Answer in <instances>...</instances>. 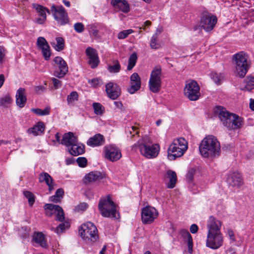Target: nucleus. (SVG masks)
I'll list each match as a JSON object with an SVG mask.
<instances>
[{"mask_svg": "<svg viewBox=\"0 0 254 254\" xmlns=\"http://www.w3.org/2000/svg\"><path fill=\"white\" fill-rule=\"evenodd\" d=\"M201 155L204 158H214L220 155V144L216 137L208 135L201 142L199 146Z\"/></svg>", "mask_w": 254, "mask_h": 254, "instance_id": "obj_1", "label": "nucleus"}, {"mask_svg": "<svg viewBox=\"0 0 254 254\" xmlns=\"http://www.w3.org/2000/svg\"><path fill=\"white\" fill-rule=\"evenodd\" d=\"M139 148L141 154L148 159L156 157L159 152L160 146L158 144L152 143L147 136H144L133 146Z\"/></svg>", "mask_w": 254, "mask_h": 254, "instance_id": "obj_2", "label": "nucleus"}, {"mask_svg": "<svg viewBox=\"0 0 254 254\" xmlns=\"http://www.w3.org/2000/svg\"><path fill=\"white\" fill-rule=\"evenodd\" d=\"M233 60L235 64V73L240 77H244L250 65L248 55L243 52L235 54Z\"/></svg>", "mask_w": 254, "mask_h": 254, "instance_id": "obj_3", "label": "nucleus"}, {"mask_svg": "<svg viewBox=\"0 0 254 254\" xmlns=\"http://www.w3.org/2000/svg\"><path fill=\"white\" fill-rule=\"evenodd\" d=\"M98 207L101 214L105 217L115 219L120 218V214L117 211L116 206L109 195H108L106 198L100 200Z\"/></svg>", "mask_w": 254, "mask_h": 254, "instance_id": "obj_4", "label": "nucleus"}, {"mask_svg": "<svg viewBox=\"0 0 254 254\" xmlns=\"http://www.w3.org/2000/svg\"><path fill=\"white\" fill-rule=\"evenodd\" d=\"M78 232L82 238L87 242L94 243L99 239L97 229L95 225L90 222L82 224Z\"/></svg>", "mask_w": 254, "mask_h": 254, "instance_id": "obj_5", "label": "nucleus"}, {"mask_svg": "<svg viewBox=\"0 0 254 254\" xmlns=\"http://www.w3.org/2000/svg\"><path fill=\"white\" fill-rule=\"evenodd\" d=\"M223 244V237L221 232H207L206 241V247L216 250Z\"/></svg>", "mask_w": 254, "mask_h": 254, "instance_id": "obj_6", "label": "nucleus"}, {"mask_svg": "<svg viewBox=\"0 0 254 254\" xmlns=\"http://www.w3.org/2000/svg\"><path fill=\"white\" fill-rule=\"evenodd\" d=\"M161 68L155 67L152 71L149 81V87L150 91L153 93L158 92L161 87Z\"/></svg>", "mask_w": 254, "mask_h": 254, "instance_id": "obj_7", "label": "nucleus"}, {"mask_svg": "<svg viewBox=\"0 0 254 254\" xmlns=\"http://www.w3.org/2000/svg\"><path fill=\"white\" fill-rule=\"evenodd\" d=\"M200 88L194 80L188 82L184 88L185 95L191 101H196L200 97Z\"/></svg>", "mask_w": 254, "mask_h": 254, "instance_id": "obj_8", "label": "nucleus"}, {"mask_svg": "<svg viewBox=\"0 0 254 254\" xmlns=\"http://www.w3.org/2000/svg\"><path fill=\"white\" fill-rule=\"evenodd\" d=\"M51 11L53 12L55 19L60 25H64L69 22L67 13L62 6L56 7L52 5Z\"/></svg>", "mask_w": 254, "mask_h": 254, "instance_id": "obj_9", "label": "nucleus"}, {"mask_svg": "<svg viewBox=\"0 0 254 254\" xmlns=\"http://www.w3.org/2000/svg\"><path fill=\"white\" fill-rule=\"evenodd\" d=\"M217 21L216 16L208 12L202 13L201 17L200 25L205 31H210L213 29Z\"/></svg>", "mask_w": 254, "mask_h": 254, "instance_id": "obj_10", "label": "nucleus"}, {"mask_svg": "<svg viewBox=\"0 0 254 254\" xmlns=\"http://www.w3.org/2000/svg\"><path fill=\"white\" fill-rule=\"evenodd\" d=\"M158 212L153 207L146 206L142 209L141 219L143 224H150L157 217Z\"/></svg>", "mask_w": 254, "mask_h": 254, "instance_id": "obj_11", "label": "nucleus"}, {"mask_svg": "<svg viewBox=\"0 0 254 254\" xmlns=\"http://www.w3.org/2000/svg\"><path fill=\"white\" fill-rule=\"evenodd\" d=\"M215 113L222 122L223 125L228 128V127H232L231 121L234 118L233 113L227 111L223 107L218 106L215 109Z\"/></svg>", "mask_w": 254, "mask_h": 254, "instance_id": "obj_12", "label": "nucleus"}, {"mask_svg": "<svg viewBox=\"0 0 254 254\" xmlns=\"http://www.w3.org/2000/svg\"><path fill=\"white\" fill-rule=\"evenodd\" d=\"M54 62L57 64L58 69L54 72V75L59 78H63L68 72V66L65 61L61 57H56Z\"/></svg>", "mask_w": 254, "mask_h": 254, "instance_id": "obj_13", "label": "nucleus"}, {"mask_svg": "<svg viewBox=\"0 0 254 254\" xmlns=\"http://www.w3.org/2000/svg\"><path fill=\"white\" fill-rule=\"evenodd\" d=\"M104 149L105 158L112 162L116 161L122 157L120 150L114 145L106 146Z\"/></svg>", "mask_w": 254, "mask_h": 254, "instance_id": "obj_14", "label": "nucleus"}, {"mask_svg": "<svg viewBox=\"0 0 254 254\" xmlns=\"http://www.w3.org/2000/svg\"><path fill=\"white\" fill-rule=\"evenodd\" d=\"M37 45L39 49L42 51L44 59L48 61L51 57V52L50 47L46 39L43 37H39L37 39Z\"/></svg>", "mask_w": 254, "mask_h": 254, "instance_id": "obj_15", "label": "nucleus"}, {"mask_svg": "<svg viewBox=\"0 0 254 254\" xmlns=\"http://www.w3.org/2000/svg\"><path fill=\"white\" fill-rule=\"evenodd\" d=\"M106 91L108 96L112 100L117 99L121 95L120 87L113 82H109L106 85Z\"/></svg>", "mask_w": 254, "mask_h": 254, "instance_id": "obj_16", "label": "nucleus"}, {"mask_svg": "<svg viewBox=\"0 0 254 254\" xmlns=\"http://www.w3.org/2000/svg\"><path fill=\"white\" fill-rule=\"evenodd\" d=\"M141 87V78L137 73H133L130 77V86L127 91L130 94H133Z\"/></svg>", "mask_w": 254, "mask_h": 254, "instance_id": "obj_17", "label": "nucleus"}, {"mask_svg": "<svg viewBox=\"0 0 254 254\" xmlns=\"http://www.w3.org/2000/svg\"><path fill=\"white\" fill-rule=\"evenodd\" d=\"M222 222L213 216H210L207 221V232H221Z\"/></svg>", "mask_w": 254, "mask_h": 254, "instance_id": "obj_18", "label": "nucleus"}, {"mask_svg": "<svg viewBox=\"0 0 254 254\" xmlns=\"http://www.w3.org/2000/svg\"><path fill=\"white\" fill-rule=\"evenodd\" d=\"M227 182L230 186L238 188L244 184L242 176L238 172L231 173L227 178Z\"/></svg>", "mask_w": 254, "mask_h": 254, "instance_id": "obj_19", "label": "nucleus"}, {"mask_svg": "<svg viewBox=\"0 0 254 254\" xmlns=\"http://www.w3.org/2000/svg\"><path fill=\"white\" fill-rule=\"evenodd\" d=\"M86 54L89 59L88 64L91 67H96L99 64V60L96 50L92 48L88 47L86 49Z\"/></svg>", "mask_w": 254, "mask_h": 254, "instance_id": "obj_20", "label": "nucleus"}, {"mask_svg": "<svg viewBox=\"0 0 254 254\" xmlns=\"http://www.w3.org/2000/svg\"><path fill=\"white\" fill-rule=\"evenodd\" d=\"M111 4L118 11H121L124 13L129 11V5L126 0H112Z\"/></svg>", "mask_w": 254, "mask_h": 254, "instance_id": "obj_21", "label": "nucleus"}, {"mask_svg": "<svg viewBox=\"0 0 254 254\" xmlns=\"http://www.w3.org/2000/svg\"><path fill=\"white\" fill-rule=\"evenodd\" d=\"M105 143V138L102 134L100 133L96 134L92 137H90L87 141V145L91 147L101 146Z\"/></svg>", "mask_w": 254, "mask_h": 254, "instance_id": "obj_22", "label": "nucleus"}, {"mask_svg": "<svg viewBox=\"0 0 254 254\" xmlns=\"http://www.w3.org/2000/svg\"><path fill=\"white\" fill-rule=\"evenodd\" d=\"M32 5L33 8H34L39 13V16L41 17V18L37 19V22L40 24H43L46 19V11L49 13V10L43 7L42 5L37 3H33Z\"/></svg>", "mask_w": 254, "mask_h": 254, "instance_id": "obj_23", "label": "nucleus"}, {"mask_svg": "<svg viewBox=\"0 0 254 254\" xmlns=\"http://www.w3.org/2000/svg\"><path fill=\"white\" fill-rule=\"evenodd\" d=\"M77 140V137L74 136L72 132H68L64 134L61 143L66 146L68 149L69 146L76 143Z\"/></svg>", "mask_w": 254, "mask_h": 254, "instance_id": "obj_24", "label": "nucleus"}, {"mask_svg": "<svg viewBox=\"0 0 254 254\" xmlns=\"http://www.w3.org/2000/svg\"><path fill=\"white\" fill-rule=\"evenodd\" d=\"M15 97L16 105L19 108L23 107L27 101L25 89L23 88H19L16 92Z\"/></svg>", "mask_w": 254, "mask_h": 254, "instance_id": "obj_25", "label": "nucleus"}, {"mask_svg": "<svg viewBox=\"0 0 254 254\" xmlns=\"http://www.w3.org/2000/svg\"><path fill=\"white\" fill-rule=\"evenodd\" d=\"M69 153L73 156L81 155L85 152V146L82 144L79 143L78 140L76 143L73 144L67 149Z\"/></svg>", "mask_w": 254, "mask_h": 254, "instance_id": "obj_26", "label": "nucleus"}, {"mask_svg": "<svg viewBox=\"0 0 254 254\" xmlns=\"http://www.w3.org/2000/svg\"><path fill=\"white\" fill-rule=\"evenodd\" d=\"M176 147V148H174V149L173 150L171 148L172 147V143L168 149V156L170 160H175L176 158L182 156L185 152L179 146L177 145Z\"/></svg>", "mask_w": 254, "mask_h": 254, "instance_id": "obj_27", "label": "nucleus"}, {"mask_svg": "<svg viewBox=\"0 0 254 254\" xmlns=\"http://www.w3.org/2000/svg\"><path fill=\"white\" fill-rule=\"evenodd\" d=\"M164 178L169 181L167 184L168 188L173 189L175 187L177 182V175L174 171L170 170H168L164 176Z\"/></svg>", "mask_w": 254, "mask_h": 254, "instance_id": "obj_28", "label": "nucleus"}, {"mask_svg": "<svg viewBox=\"0 0 254 254\" xmlns=\"http://www.w3.org/2000/svg\"><path fill=\"white\" fill-rule=\"evenodd\" d=\"M45 130V126L42 122H38L33 127L29 128L27 130L28 133L32 134L34 136H37L43 133Z\"/></svg>", "mask_w": 254, "mask_h": 254, "instance_id": "obj_29", "label": "nucleus"}, {"mask_svg": "<svg viewBox=\"0 0 254 254\" xmlns=\"http://www.w3.org/2000/svg\"><path fill=\"white\" fill-rule=\"evenodd\" d=\"M180 234L183 237L185 241L188 243V250L190 253H191L192 251L193 243L192 239L189 232L185 229H183L180 231Z\"/></svg>", "mask_w": 254, "mask_h": 254, "instance_id": "obj_30", "label": "nucleus"}, {"mask_svg": "<svg viewBox=\"0 0 254 254\" xmlns=\"http://www.w3.org/2000/svg\"><path fill=\"white\" fill-rule=\"evenodd\" d=\"M103 178L102 175L100 172L95 171L91 172L85 176V182H93L99 181Z\"/></svg>", "mask_w": 254, "mask_h": 254, "instance_id": "obj_31", "label": "nucleus"}, {"mask_svg": "<svg viewBox=\"0 0 254 254\" xmlns=\"http://www.w3.org/2000/svg\"><path fill=\"white\" fill-rule=\"evenodd\" d=\"M244 86H242L241 90L250 91L254 89V77L248 76L244 81Z\"/></svg>", "mask_w": 254, "mask_h": 254, "instance_id": "obj_32", "label": "nucleus"}, {"mask_svg": "<svg viewBox=\"0 0 254 254\" xmlns=\"http://www.w3.org/2000/svg\"><path fill=\"white\" fill-rule=\"evenodd\" d=\"M33 240L43 248H46L47 246L45 236L41 232L35 233L33 237Z\"/></svg>", "mask_w": 254, "mask_h": 254, "instance_id": "obj_33", "label": "nucleus"}, {"mask_svg": "<svg viewBox=\"0 0 254 254\" xmlns=\"http://www.w3.org/2000/svg\"><path fill=\"white\" fill-rule=\"evenodd\" d=\"M177 145L183 149L185 151L188 149V142L183 137H180L177 139L174 140L172 143V147L171 148L173 150L174 149V148H176V146Z\"/></svg>", "mask_w": 254, "mask_h": 254, "instance_id": "obj_34", "label": "nucleus"}, {"mask_svg": "<svg viewBox=\"0 0 254 254\" xmlns=\"http://www.w3.org/2000/svg\"><path fill=\"white\" fill-rule=\"evenodd\" d=\"M234 118L231 119V124H232V127H228L229 129H238L243 125V120L238 115L233 114Z\"/></svg>", "mask_w": 254, "mask_h": 254, "instance_id": "obj_35", "label": "nucleus"}, {"mask_svg": "<svg viewBox=\"0 0 254 254\" xmlns=\"http://www.w3.org/2000/svg\"><path fill=\"white\" fill-rule=\"evenodd\" d=\"M56 42H52L51 44L57 51H61L64 49V41L62 37H57Z\"/></svg>", "mask_w": 254, "mask_h": 254, "instance_id": "obj_36", "label": "nucleus"}, {"mask_svg": "<svg viewBox=\"0 0 254 254\" xmlns=\"http://www.w3.org/2000/svg\"><path fill=\"white\" fill-rule=\"evenodd\" d=\"M39 181L40 183L45 182L47 185H49V183L54 182V180L48 173L43 172L39 174Z\"/></svg>", "mask_w": 254, "mask_h": 254, "instance_id": "obj_37", "label": "nucleus"}, {"mask_svg": "<svg viewBox=\"0 0 254 254\" xmlns=\"http://www.w3.org/2000/svg\"><path fill=\"white\" fill-rule=\"evenodd\" d=\"M64 191L62 189H59L56 190L55 194L50 197V200L54 202H59L63 198Z\"/></svg>", "mask_w": 254, "mask_h": 254, "instance_id": "obj_38", "label": "nucleus"}, {"mask_svg": "<svg viewBox=\"0 0 254 254\" xmlns=\"http://www.w3.org/2000/svg\"><path fill=\"white\" fill-rule=\"evenodd\" d=\"M160 32L161 31H159L158 33L156 32L151 37L150 46L152 49H157L161 47L160 44L157 42L158 35Z\"/></svg>", "mask_w": 254, "mask_h": 254, "instance_id": "obj_39", "label": "nucleus"}, {"mask_svg": "<svg viewBox=\"0 0 254 254\" xmlns=\"http://www.w3.org/2000/svg\"><path fill=\"white\" fill-rule=\"evenodd\" d=\"M137 59V55L135 53H133L130 56L127 67L128 70H131L132 68L135 66Z\"/></svg>", "mask_w": 254, "mask_h": 254, "instance_id": "obj_40", "label": "nucleus"}, {"mask_svg": "<svg viewBox=\"0 0 254 254\" xmlns=\"http://www.w3.org/2000/svg\"><path fill=\"white\" fill-rule=\"evenodd\" d=\"M108 69L110 72H119L121 69V65L119 61L117 60H114L113 62V64L109 65Z\"/></svg>", "mask_w": 254, "mask_h": 254, "instance_id": "obj_41", "label": "nucleus"}, {"mask_svg": "<svg viewBox=\"0 0 254 254\" xmlns=\"http://www.w3.org/2000/svg\"><path fill=\"white\" fill-rule=\"evenodd\" d=\"M78 95L77 92L72 91L67 97V102L68 105H73L75 101L78 100Z\"/></svg>", "mask_w": 254, "mask_h": 254, "instance_id": "obj_42", "label": "nucleus"}, {"mask_svg": "<svg viewBox=\"0 0 254 254\" xmlns=\"http://www.w3.org/2000/svg\"><path fill=\"white\" fill-rule=\"evenodd\" d=\"M12 102V99L9 95H6L0 99V106L7 107Z\"/></svg>", "mask_w": 254, "mask_h": 254, "instance_id": "obj_43", "label": "nucleus"}, {"mask_svg": "<svg viewBox=\"0 0 254 254\" xmlns=\"http://www.w3.org/2000/svg\"><path fill=\"white\" fill-rule=\"evenodd\" d=\"M50 108H46L43 110L39 108H33L31 109V111L37 115L44 116L48 115L50 114Z\"/></svg>", "mask_w": 254, "mask_h": 254, "instance_id": "obj_44", "label": "nucleus"}, {"mask_svg": "<svg viewBox=\"0 0 254 254\" xmlns=\"http://www.w3.org/2000/svg\"><path fill=\"white\" fill-rule=\"evenodd\" d=\"M69 223L67 222L62 223L60 224L59 225V226L56 228L55 232L57 233L58 234H60L62 233L65 229L69 227Z\"/></svg>", "mask_w": 254, "mask_h": 254, "instance_id": "obj_45", "label": "nucleus"}, {"mask_svg": "<svg viewBox=\"0 0 254 254\" xmlns=\"http://www.w3.org/2000/svg\"><path fill=\"white\" fill-rule=\"evenodd\" d=\"M93 107L94 110V113L96 115H101L104 111V107L102 105L98 103H94L93 104Z\"/></svg>", "mask_w": 254, "mask_h": 254, "instance_id": "obj_46", "label": "nucleus"}, {"mask_svg": "<svg viewBox=\"0 0 254 254\" xmlns=\"http://www.w3.org/2000/svg\"><path fill=\"white\" fill-rule=\"evenodd\" d=\"M133 32V30L132 29H128L121 31L118 34V38L119 39H124Z\"/></svg>", "mask_w": 254, "mask_h": 254, "instance_id": "obj_47", "label": "nucleus"}, {"mask_svg": "<svg viewBox=\"0 0 254 254\" xmlns=\"http://www.w3.org/2000/svg\"><path fill=\"white\" fill-rule=\"evenodd\" d=\"M24 196L28 199V202L30 205H32L35 201V198L33 194L29 191H24L23 192Z\"/></svg>", "mask_w": 254, "mask_h": 254, "instance_id": "obj_48", "label": "nucleus"}, {"mask_svg": "<svg viewBox=\"0 0 254 254\" xmlns=\"http://www.w3.org/2000/svg\"><path fill=\"white\" fill-rule=\"evenodd\" d=\"M87 28L89 33H92L94 36L97 37L98 35L99 31L94 24L88 25Z\"/></svg>", "mask_w": 254, "mask_h": 254, "instance_id": "obj_49", "label": "nucleus"}, {"mask_svg": "<svg viewBox=\"0 0 254 254\" xmlns=\"http://www.w3.org/2000/svg\"><path fill=\"white\" fill-rule=\"evenodd\" d=\"M55 212H57V220L62 222L64 219V213L63 208L58 209Z\"/></svg>", "mask_w": 254, "mask_h": 254, "instance_id": "obj_50", "label": "nucleus"}, {"mask_svg": "<svg viewBox=\"0 0 254 254\" xmlns=\"http://www.w3.org/2000/svg\"><path fill=\"white\" fill-rule=\"evenodd\" d=\"M196 170L194 168H190L189 170L186 175L187 180L189 182H191L193 180V176L195 174Z\"/></svg>", "mask_w": 254, "mask_h": 254, "instance_id": "obj_51", "label": "nucleus"}, {"mask_svg": "<svg viewBox=\"0 0 254 254\" xmlns=\"http://www.w3.org/2000/svg\"><path fill=\"white\" fill-rule=\"evenodd\" d=\"M74 30L77 33H82L84 30V26L81 22H77L73 26Z\"/></svg>", "mask_w": 254, "mask_h": 254, "instance_id": "obj_52", "label": "nucleus"}, {"mask_svg": "<svg viewBox=\"0 0 254 254\" xmlns=\"http://www.w3.org/2000/svg\"><path fill=\"white\" fill-rule=\"evenodd\" d=\"M44 208L46 210L55 212L58 209L61 208V206L58 205H55L53 204H46L44 206Z\"/></svg>", "mask_w": 254, "mask_h": 254, "instance_id": "obj_53", "label": "nucleus"}, {"mask_svg": "<svg viewBox=\"0 0 254 254\" xmlns=\"http://www.w3.org/2000/svg\"><path fill=\"white\" fill-rule=\"evenodd\" d=\"M78 166L80 167H85L87 165V160L85 157H78L76 159Z\"/></svg>", "mask_w": 254, "mask_h": 254, "instance_id": "obj_54", "label": "nucleus"}, {"mask_svg": "<svg viewBox=\"0 0 254 254\" xmlns=\"http://www.w3.org/2000/svg\"><path fill=\"white\" fill-rule=\"evenodd\" d=\"M211 78L216 83L219 84L221 80V75L216 72H212L211 74Z\"/></svg>", "mask_w": 254, "mask_h": 254, "instance_id": "obj_55", "label": "nucleus"}, {"mask_svg": "<svg viewBox=\"0 0 254 254\" xmlns=\"http://www.w3.org/2000/svg\"><path fill=\"white\" fill-rule=\"evenodd\" d=\"M51 80L53 82V86L55 89H57L61 87L62 85V82L58 79L55 77H52L51 78Z\"/></svg>", "mask_w": 254, "mask_h": 254, "instance_id": "obj_56", "label": "nucleus"}, {"mask_svg": "<svg viewBox=\"0 0 254 254\" xmlns=\"http://www.w3.org/2000/svg\"><path fill=\"white\" fill-rule=\"evenodd\" d=\"M88 204L85 202L80 203L78 204L76 208L78 211H84L87 209Z\"/></svg>", "mask_w": 254, "mask_h": 254, "instance_id": "obj_57", "label": "nucleus"}, {"mask_svg": "<svg viewBox=\"0 0 254 254\" xmlns=\"http://www.w3.org/2000/svg\"><path fill=\"white\" fill-rule=\"evenodd\" d=\"M227 235L232 242L236 241L234 233L231 229H229L227 230Z\"/></svg>", "mask_w": 254, "mask_h": 254, "instance_id": "obj_58", "label": "nucleus"}, {"mask_svg": "<svg viewBox=\"0 0 254 254\" xmlns=\"http://www.w3.org/2000/svg\"><path fill=\"white\" fill-rule=\"evenodd\" d=\"M45 88L43 86H37L34 87V91L37 94H40L42 92H44Z\"/></svg>", "mask_w": 254, "mask_h": 254, "instance_id": "obj_59", "label": "nucleus"}, {"mask_svg": "<svg viewBox=\"0 0 254 254\" xmlns=\"http://www.w3.org/2000/svg\"><path fill=\"white\" fill-rule=\"evenodd\" d=\"M101 82V80L98 78H94L89 80V83L91 84L93 86L99 85Z\"/></svg>", "mask_w": 254, "mask_h": 254, "instance_id": "obj_60", "label": "nucleus"}, {"mask_svg": "<svg viewBox=\"0 0 254 254\" xmlns=\"http://www.w3.org/2000/svg\"><path fill=\"white\" fill-rule=\"evenodd\" d=\"M198 226L196 224H192L190 227V231L192 234L196 233L198 231Z\"/></svg>", "mask_w": 254, "mask_h": 254, "instance_id": "obj_61", "label": "nucleus"}, {"mask_svg": "<svg viewBox=\"0 0 254 254\" xmlns=\"http://www.w3.org/2000/svg\"><path fill=\"white\" fill-rule=\"evenodd\" d=\"M3 52L4 48L0 46V64L2 63L3 59L5 56Z\"/></svg>", "mask_w": 254, "mask_h": 254, "instance_id": "obj_62", "label": "nucleus"}, {"mask_svg": "<svg viewBox=\"0 0 254 254\" xmlns=\"http://www.w3.org/2000/svg\"><path fill=\"white\" fill-rule=\"evenodd\" d=\"M127 131H128L130 134H132V131L135 132V134H137L138 133V132L136 131V128L135 127L132 126L131 127H128Z\"/></svg>", "mask_w": 254, "mask_h": 254, "instance_id": "obj_63", "label": "nucleus"}, {"mask_svg": "<svg viewBox=\"0 0 254 254\" xmlns=\"http://www.w3.org/2000/svg\"><path fill=\"white\" fill-rule=\"evenodd\" d=\"M250 108L252 110L254 111V99H250Z\"/></svg>", "mask_w": 254, "mask_h": 254, "instance_id": "obj_64", "label": "nucleus"}]
</instances>
